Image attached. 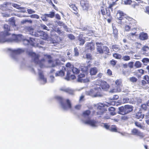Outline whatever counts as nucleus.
I'll use <instances>...</instances> for the list:
<instances>
[{
    "instance_id": "9",
    "label": "nucleus",
    "mask_w": 149,
    "mask_h": 149,
    "mask_svg": "<svg viewBox=\"0 0 149 149\" xmlns=\"http://www.w3.org/2000/svg\"><path fill=\"white\" fill-rule=\"evenodd\" d=\"M127 23H128L130 26L134 29H137V22L136 21L129 16L127 17Z\"/></svg>"
},
{
    "instance_id": "44",
    "label": "nucleus",
    "mask_w": 149,
    "mask_h": 149,
    "mask_svg": "<svg viewBox=\"0 0 149 149\" xmlns=\"http://www.w3.org/2000/svg\"><path fill=\"white\" fill-rule=\"evenodd\" d=\"M48 17L47 14H45L43 15L41 17V18L44 21H47V17Z\"/></svg>"
},
{
    "instance_id": "49",
    "label": "nucleus",
    "mask_w": 149,
    "mask_h": 149,
    "mask_svg": "<svg viewBox=\"0 0 149 149\" xmlns=\"http://www.w3.org/2000/svg\"><path fill=\"white\" fill-rule=\"evenodd\" d=\"M13 7L19 9H24V8L22 7H20L19 5L17 4H14L13 5Z\"/></svg>"
},
{
    "instance_id": "64",
    "label": "nucleus",
    "mask_w": 149,
    "mask_h": 149,
    "mask_svg": "<svg viewBox=\"0 0 149 149\" xmlns=\"http://www.w3.org/2000/svg\"><path fill=\"white\" fill-rule=\"evenodd\" d=\"M65 66L66 67L69 68H72V65L71 63L69 62L67 63L65 65Z\"/></svg>"
},
{
    "instance_id": "46",
    "label": "nucleus",
    "mask_w": 149,
    "mask_h": 149,
    "mask_svg": "<svg viewBox=\"0 0 149 149\" xmlns=\"http://www.w3.org/2000/svg\"><path fill=\"white\" fill-rule=\"evenodd\" d=\"M74 56H78L79 55V52L78 49L77 47H75L74 48Z\"/></svg>"
},
{
    "instance_id": "15",
    "label": "nucleus",
    "mask_w": 149,
    "mask_h": 149,
    "mask_svg": "<svg viewBox=\"0 0 149 149\" xmlns=\"http://www.w3.org/2000/svg\"><path fill=\"white\" fill-rule=\"evenodd\" d=\"M85 77V75L84 74H80L78 75L77 81L80 82L87 83L90 81L88 78L84 79Z\"/></svg>"
},
{
    "instance_id": "56",
    "label": "nucleus",
    "mask_w": 149,
    "mask_h": 149,
    "mask_svg": "<svg viewBox=\"0 0 149 149\" xmlns=\"http://www.w3.org/2000/svg\"><path fill=\"white\" fill-rule=\"evenodd\" d=\"M68 37L71 40H74L75 38V37L72 34H69L68 35Z\"/></svg>"
},
{
    "instance_id": "10",
    "label": "nucleus",
    "mask_w": 149,
    "mask_h": 149,
    "mask_svg": "<svg viewBox=\"0 0 149 149\" xmlns=\"http://www.w3.org/2000/svg\"><path fill=\"white\" fill-rule=\"evenodd\" d=\"M34 36L36 37H40V38L43 39H46L48 37L47 34L46 33L42 31H37L35 32Z\"/></svg>"
},
{
    "instance_id": "59",
    "label": "nucleus",
    "mask_w": 149,
    "mask_h": 149,
    "mask_svg": "<svg viewBox=\"0 0 149 149\" xmlns=\"http://www.w3.org/2000/svg\"><path fill=\"white\" fill-rule=\"evenodd\" d=\"M71 75L70 73L69 72L67 73L65 79L68 80H69L70 77Z\"/></svg>"
},
{
    "instance_id": "42",
    "label": "nucleus",
    "mask_w": 149,
    "mask_h": 149,
    "mask_svg": "<svg viewBox=\"0 0 149 149\" xmlns=\"http://www.w3.org/2000/svg\"><path fill=\"white\" fill-rule=\"evenodd\" d=\"M24 52V50L22 49H18L17 50H15L14 52L17 54H21Z\"/></svg>"
},
{
    "instance_id": "4",
    "label": "nucleus",
    "mask_w": 149,
    "mask_h": 149,
    "mask_svg": "<svg viewBox=\"0 0 149 149\" xmlns=\"http://www.w3.org/2000/svg\"><path fill=\"white\" fill-rule=\"evenodd\" d=\"M29 54L32 57L34 58L33 61L35 63L39 65L41 68H42L44 65L45 62V58H42L40 60H39L40 56L36 54L34 52H30L29 53Z\"/></svg>"
},
{
    "instance_id": "25",
    "label": "nucleus",
    "mask_w": 149,
    "mask_h": 149,
    "mask_svg": "<svg viewBox=\"0 0 149 149\" xmlns=\"http://www.w3.org/2000/svg\"><path fill=\"white\" fill-rule=\"evenodd\" d=\"M108 110L111 115L114 116L116 114L115 112L116 109L115 108L112 107H110L108 109Z\"/></svg>"
},
{
    "instance_id": "19",
    "label": "nucleus",
    "mask_w": 149,
    "mask_h": 149,
    "mask_svg": "<svg viewBox=\"0 0 149 149\" xmlns=\"http://www.w3.org/2000/svg\"><path fill=\"white\" fill-rule=\"evenodd\" d=\"M83 35L82 34H80L78 37V40L79 42L80 46L83 45L85 42V40L83 38Z\"/></svg>"
},
{
    "instance_id": "43",
    "label": "nucleus",
    "mask_w": 149,
    "mask_h": 149,
    "mask_svg": "<svg viewBox=\"0 0 149 149\" xmlns=\"http://www.w3.org/2000/svg\"><path fill=\"white\" fill-rule=\"evenodd\" d=\"M56 40H55V42H54V43H57L61 42L62 39L59 36H56L55 37Z\"/></svg>"
},
{
    "instance_id": "50",
    "label": "nucleus",
    "mask_w": 149,
    "mask_h": 149,
    "mask_svg": "<svg viewBox=\"0 0 149 149\" xmlns=\"http://www.w3.org/2000/svg\"><path fill=\"white\" fill-rule=\"evenodd\" d=\"M130 80L132 82H135L137 81V79L135 77H132L130 78Z\"/></svg>"
},
{
    "instance_id": "3",
    "label": "nucleus",
    "mask_w": 149,
    "mask_h": 149,
    "mask_svg": "<svg viewBox=\"0 0 149 149\" xmlns=\"http://www.w3.org/2000/svg\"><path fill=\"white\" fill-rule=\"evenodd\" d=\"M117 19L118 20V24L121 25H125L127 23V17H128L126 14L120 10H118L116 13Z\"/></svg>"
},
{
    "instance_id": "31",
    "label": "nucleus",
    "mask_w": 149,
    "mask_h": 149,
    "mask_svg": "<svg viewBox=\"0 0 149 149\" xmlns=\"http://www.w3.org/2000/svg\"><path fill=\"white\" fill-rule=\"evenodd\" d=\"M91 113V111L89 110H86L83 112L82 115L84 117H88L89 116Z\"/></svg>"
},
{
    "instance_id": "32",
    "label": "nucleus",
    "mask_w": 149,
    "mask_h": 149,
    "mask_svg": "<svg viewBox=\"0 0 149 149\" xmlns=\"http://www.w3.org/2000/svg\"><path fill=\"white\" fill-rule=\"evenodd\" d=\"M142 63L139 61H136L134 64V66L136 68H140L142 67Z\"/></svg>"
},
{
    "instance_id": "8",
    "label": "nucleus",
    "mask_w": 149,
    "mask_h": 149,
    "mask_svg": "<svg viewBox=\"0 0 149 149\" xmlns=\"http://www.w3.org/2000/svg\"><path fill=\"white\" fill-rule=\"evenodd\" d=\"M97 53L100 54H103L104 53L105 54H108L110 53L109 48L106 46H102L97 45Z\"/></svg>"
},
{
    "instance_id": "21",
    "label": "nucleus",
    "mask_w": 149,
    "mask_h": 149,
    "mask_svg": "<svg viewBox=\"0 0 149 149\" xmlns=\"http://www.w3.org/2000/svg\"><path fill=\"white\" fill-rule=\"evenodd\" d=\"M98 72V70L97 68L94 67L90 68L89 70L90 74L91 76L95 75Z\"/></svg>"
},
{
    "instance_id": "58",
    "label": "nucleus",
    "mask_w": 149,
    "mask_h": 149,
    "mask_svg": "<svg viewBox=\"0 0 149 149\" xmlns=\"http://www.w3.org/2000/svg\"><path fill=\"white\" fill-rule=\"evenodd\" d=\"M128 65L129 68H133L134 62L131 61L128 63Z\"/></svg>"
},
{
    "instance_id": "2",
    "label": "nucleus",
    "mask_w": 149,
    "mask_h": 149,
    "mask_svg": "<svg viewBox=\"0 0 149 149\" xmlns=\"http://www.w3.org/2000/svg\"><path fill=\"white\" fill-rule=\"evenodd\" d=\"M58 101L59 102L62 107L64 110L71 109L72 105L71 102L69 99H64L60 97H57Z\"/></svg>"
},
{
    "instance_id": "35",
    "label": "nucleus",
    "mask_w": 149,
    "mask_h": 149,
    "mask_svg": "<svg viewBox=\"0 0 149 149\" xmlns=\"http://www.w3.org/2000/svg\"><path fill=\"white\" fill-rule=\"evenodd\" d=\"M113 56L114 58L117 59H121L122 58V56L121 54L116 53L113 54Z\"/></svg>"
},
{
    "instance_id": "6",
    "label": "nucleus",
    "mask_w": 149,
    "mask_h": 149,
    "mask_svg": "<svg viewBox=\"0 0 149 149\" xmlns=\"http://www.w3.org/2000/svg\"><path fill=\"white\" fill-rule=\"evenodd\" d=\"M44 57L46 59L48 60V63L49 64H52V65L53 67L61 65L62 64L60 61L58 59H56L54 61H53L52 57L50 55L45 54Z\"/></svg>"
},
{
    "instance_id": "12",
    "label": "nucleus",
    "mask_w": 149,
    "mask_h": 149,
    "mask_svg": "<svg viewBox=\"0 0 149 149\" xmlns=\"http://www.w3.org/2000/svg\"><path fill=\"white\" fill-rule=\"evenodd\" d=\"M18 36V35L13 34L12 35V38H10L6 39L2 38L0 36V43H3L6 41L12 42L14 40H18L17 37Z\"/></svg>"
},
{
    "instance_id": "24",
    "label": "nucleus",
    "mask_w": 149,
    "mask_h": 149,
    "mask_svg": "<svg viewBox=\"0 0 149 149\" xmlns=\"http://www.w3.org/2000/svg\"><path fill=\"white\" fill-rule=\"evenodd\" d=\"M134 124L135 126L137 127H139L141 129L143 130L144 129L145 127L143 125H144L143 123H141L139 122L136 121L134 122Z\"/></svg>"
},
{
    "instance_id": "61",
    "label": "nucleus",
    "mask_w": 149,
    "mask_h": 149,
    "mask_svg": "<svg viewBox=\"0 0 149 149\" xmlns=\"http://www.w3.org/2000/svg\"><path fill=\"white\" fill-rule=\"evenodd\" d=\"M26 22H30V23H32V21L31 20H27V19H25V20H23L21 22V23L22 24H24V23H25Z\"/></svg>"
},
{
    "instance_id": "41",
    "label": "nucleus",
    "mask_w": 149,
    "mask_h": 149,
    "mask_svg": "<svg viewBox=\"0 0 149 149\" xmlns=\"http://www.w3.org/2000/svg\"><path fill=\"white\" fill-rule=\"evenodd\" d=\"M48 17L51 18H53L55 15V13L54 11H51L49 12V14H47Z\"/></svg>"
},
{
    "instance_id": "14",
    "label": "nucleus",
    "mask_w": 149,
    "mask_h": 149,
    "mask_svg": "<svg viewBox=\"0 0 149 149\" xmlns=\"http://www.w3.org/2000/svg\"><path fill=\"white\" fill-rule=\"evenodd\" d=\"M100 87L104 91H107L110 88L109 85L107 82L102 80L100 81Z\"/></svg>"
},
{
    "instance_id": "38",
    "label": "nucleus",
    "mask_w": 149,
    "mask_h": 149,
    "mask_svg": "<svg viewBox=\"0 0 149 149\" xmlns=\"http://www.w3.org/2000/svg\"><path fill=\"white\" fill-rule=\"evenodd\" d=\"M112 49L113 50H120V48L119 45H113L112 46Z\"/></svg>"
},
{
    "instance_id": "11",
    "label": "nucleus",
    "mask_w": 149,
    "mask_h": 149,
    "mask_svg": "<svg viewBox=\"0 0 149 149\" xmlns=\"http://www.w3.org/2000/svg\"><path fill=\"white\" fill-rule=\"evenodd\" d=\"M131 134L132 135L139 136L141 138H143L145 136V134L143 132L136 128H133L132 130Z\"/></svg>"
},
{
    "instance_id": "30",
    "label": "nucleus",
    "mask_w": 149,
    "mask_h": 149,
    "mask_svg": "<svg viewBox=\"0 0 149 149\" xmlns=\"http://www.w3.org/2000/svg\"><path fill=\"white\" fill-rule=\"evenodd\" d=\"M109 130L112 132H118L117 128L115 125H112L110 127Z\"/></svg>"
},
{
    "instance_id": "28",
    "label": "nucleus",
    "mask_w": 149,
    "mask_h": 149,
    "mask_svg": "<svg viewBox=\"0 0 149 149\" xmlns=\"http://www.w3.org/2000/svg\"><path fill=\"white\" fill-rule=\"evenodd\" d=\"M91 65L88 64L87 66H81V70L83 72H87L88 70V68L91 67Z\"/></svg>"
},
{
    "instance_id": "55",
    "label": "nucleus",
    "mask_w": 149,
    "mask_h": 149,
    "mask_svg": "<svg viewBox=\"0 0 149 149\" xmlns=\"http://www.w3.org/2000/svg\"><path fill=\"white\" fill-rule=\"evenodd\" d=\"M117 90V88L115 86V88L113 89L112 90L110 91V92L111 93H115V92H119L121 91H118Z\"/></svg>"
},
{
    "instance_id": "17",
    "label": "nucleus",
    "mask_w": 149,
    "mask_h": 149,
    "mask_svg": "<svg viewBox=\"0 0 149 149\" xmlns=\"http://www.w3.org/2000/svg\"><path fill=\"white\" fill-rule=\"evenodd\" d=\"M10 5V3L6 2L2 4L1 6V8L3 11H7L8 13L11 12L12 10L8 8V6Z\"/></svg>"
},
{
    "instance_id": "23",
    "label": "nucleus",
    "mask_w": 149,
    "mask_h": 149,
    "mask_svg": "<svg viewBox=\"0 0 149 149\" xmlns=\"http://www.w3.org/2000/svg\"><path fill=\"white\" fill-rule=\"evenodd\" d=\"M139 38L141 40H144L148 39V36L147 33L142 32L139 35Z\"/></svg>"
},
{
    "instance_id": "20",
    "label": "nucleus",
    "mask_w": 149,
    "mask_h": 149,
    "mask_svg": "<svg viewBox=\"0 0 149 149\" xmlns=\"http://www.w3.org/2000/svg\"><path fill=\"white\" fill-rule=\"evenodd\" d=\"M24 30L26 32H29V33L33 36H34L35 34L34 29L31 26H26L24 27Z\"/></svg>"
},
{
    "instance_id": "47",
    "label": "nucleus",
    "mask_w": 149,
    "mask_h": 149,
    "mask_svg": "<svg viewBox=\"0 0 149 149\" xmlns=\"http://www.w3.org/2000/svg\"><path fill=\"white\" fill-rule=\"evenodd\" d=\"M9 21L12 25L15 26V21L14 19V17H12L10 18L9 19Z\"/></svg>"
},
{
    "instance_id": "60",
    "label": "nucleus",
    "mask_w": 149,
    "mask_h": 149,
    "mask_svg": "<svg viewBox=\"0 0 149 149\" xmlns=\"http://www.w3.org/2000/svg\"><path fill=\"white\" fill-rule=\"evenodd\" d=\"M125 4L130 5L132 2V1L131 0H126L124 1Z\"/></svg>"
},
{
    "instance_id": "40",
    "label": "nucleus",
    "mask_w": 149,
    "mask_h": 149,
    "mask_svg": "<svg viewBox=\"0 0 149 149\" xmlns=\"http://www.w3.org/2000/svg\"><path fill=\"white\" fill-rule=\"evenodd\" d=\"M121 58L124 61H128L130 59V57L128 55H125L122 57Z\"/></svg>"
},
{
    "instance_id": "34",
    "label": "nucleus",
    "mask_w": 149,
    "mask_h": 149,
    "mask_svg": "<svg viewBox=\"0 0 149 149\" xmlns=\"http://www.w3.org/2000/svg\"><path fill=\"white\" fill-rule=\"evenodd\" d=\"M132 8L137 10H139L141 8V7L139 5L138 3H136L132 4Z\"/></svg>"
},
{
    "instance_id": "16",
    "label": "nucleus",
    "mask_w": 149,
    "mask_h": 149,
    "mask_svg": "<svg viewBox=\"0 0 149 149\" xmlns=\"http://www.w3.org/2000/svg\"><path fill=\"white\" fill-rule=\"evenodd\" d=\"M4 31L3 32V34L4 36H9L10 33H9L10 31V27L8 25L5 24L4 25Z\"/></svg>"
},
{
    "instance_id": "7",
    "label": "nucleus",
    "mask_w": 149,
    "mask_h": 149,
    "mask_svg": "<svg viewBox=\"0 0 149 149\" xmlns=\"http://www.w3.org/2000/svg\"><path fill=\"white\" fill-rule=\"evenodd\" d=\"M89 94L93 97H101L102 96L101 88L99 87L94 88L91 89Z\"/></svg>"
},
{
    "instance_id": "33",
    "label": "nucleus",
    "mask_w": 149,
    "mask_h": 149,
    "mask_svg": "<svg viewBox=\"0 0 149 149\" xmlns=\"http://www.w3.org/2000/svg\"><path fill=\"white\" fill-rule=\"evenodd\" d=\"M39 75L40 78L45 83H46L47 82L46 79L45 78L42 72H40L39 74Z\"/></svg>"
},
{
    "instance_id": "57",
    "label": "nucleus",
    "mask_w": 149,
    "mask_h": 149,
    "mask_svg": "<svg viewBox=\"0 0 149 149\" xmlns=\"http://www.w3.org/2000/svg\"><path fill=\"white\" fill-rule=\"evenodd\" d=\"M138 72L140 73V75H142L144 74V71L143 69H140L138 70H137Z\"/></svg>"
},
{
    "instance_id": "53",
    "label": "nucleus",
    "mask_w": 149,
    "mask_h": 149,
    "mask_svg": "<svg viewBox=\"0 0 149 149\" xmlns=\"http://www.w3.org/2000/svg\"><path fill=\"white\" fill-rule=\"evenodd\" d=\"M131 27L130 25H126L125 27V30L126 31H129L130 30Z\"/></svg>"
},
{
    "instance_id": "54",
    "label": "nucleus",
    "mask_w": 149,
    "mask_h": 149,
    "mask_svg": "<svg viewBox=\"0 0 149 149\" xmlns=\"http://www.w3.org/2000/svg\"><path fill=\"white\" fill-rule=\"evenodd\" d=\"M110 63L113 66H114L116 64L117 61L113 59H112L110 61Z\"/></svg>"
},
{
    "instance_id": "62",
    "label": "nucleus",
    "mask_w": 149,
    "mask_h": 149,
    "mask_svg": "<svg viewBox=\"0 0 149 149\" xmlns=\"http://www.w3.org/2000/svg\"><path fill=\"white\" fill-rule=\"evenodd\" d=\"M27 11L29 14H31L35 13V11L31 9H28Z\"/></svg>"
},
{
    "instance_id": "1",
    "label": "nucleus",
    "mask_w": 149,
    "mask_h": 149,
    "mask_svg": "<svg viewBox=\"0 0 149 149\" xmlns=\"http://www.w3.org/2000/svg\"><path fill=\"white\" fill-rule=\"evenodd\" d=\"M115 5L114 3H112L109 4L108 7L105 8L103 6L100 8V11L102 15L104 20L107 19V22L110 23L113 19L112 17L111 14L110 10L112 12L113 11V7Z\"/></svg>"
},
{
    "instance_id": "13",
    "label": "nucleus",
    "mask_w": 149,
    "mask_h": 149,
    "mask_svg": "<svg viewBox=\"0 0 149 149\" xmlns=\"http://www.w3.org/2000/svg\"><path fill=\"white\" fill-rule=\"evenodd\" d=\"M80 4L84 10H88L90 7V4L87 0H81Z\"/></svg>"
},
{
    "instance_id": "37",
    "label": "nucleus",
    "mask_w": 149,
    "mask_h": 149,
    "mask_svg": "<svg viewBox=\"0 0 149 149\" xmlns=\"http://www.w3.org/2000/svg\"><path fill=\"white\" fill-rule=\"evenodd\" d=\"M72 70L74 73L76 74H79V70L76 68L74 67L73 66H72Z\"/></svg>"
},
{
    "instance_id": "29",
    "label": "nucleus",
    "mask_w": 149,
    "mask_h": 149,
    "mask_svg": "<svg viewBox=\"0 0 149 149\" xmlns=\"http://www.w3.org/2000/svg\"><path fill=\"white\" fill-rule=\"evenodd\" d=\"M70 8H72L74 12V13L75 14H77V10H78L77 7L75 6V4H69Z\"/></svg>"
},
{
    "instance_id": "45",
    "label": "nucleus",
    "mask_w": 149,
    "mask_h": 149,
    "mask_svg": "<svg viewBox=\"0 0 149 149\" xmlns=\"http://www.w3.org/2000/svg\"><path fill=\"white\" fill-rule=\"evenodd\" d=\"M40 26L42 29L48 31H49V29L44 24H40Z\"/></svg>"
},
{
    "instance_id": "18",
    "label": "nucleus",
    "mask_w": 149,
    "mask_h": 149,
    "mask_svg": "<svg viewBox=\"0 0 149 149\" xmlns=\"http://www.w3.org/2000/svg\"><path fill=\"white\" fill-rule=\"evenodd\" d=\"M116 87L117 88V91H121V87L122 86V80L121 79H118L116 80L115 82Z\"/></svg>"
},
{
    "instance_id": "22",
    "label": "nucleus",
    "mask_w": 149,
    "mask_h": 149,
    "mask_svg": "<svg viewBox=\"0 0 149 149\" xmlns=\"http://www.w3.org/2000/svg\"><path fill=\"white\" fill-rule=\"evenodd\" d=\"M84 123L86 124H88L92 126H95L96 122L94 120H88L85 121Z\"/></svg>"
},
{
    "instance_id": "52",
    "label": "nucleus",
    "mask_w": 149,
    "mask_h": 149,
    "mask_svg": "<svg viewBox=\"0 0 149 149\" xmlns=\"http://www.w3.org/2000/svg\"><path fill=\"white\" fill-rule=\"evenodd\" d=\"M142 61L143 63H149V59L146 58H144L142 59Z\"/></svg>"
},
{
    "instance_id": "36",
    "label": "nucleus",
    "mask_w": 149,
    "mask_h": 149,
    "mask_svg": "<svg viewBox=\"0 0 149 149\" xmlns=\"http://www.w3.org/2000/svg\"><path fill=\"white\" fill-rule=\"evenodd\" d=\"M65 75L64 72L62 70L58 71L56 74V76H63Z\"/></svg>"
},
{
    "instance_id": "51",
    "label": "nucleus",
    "mask_w": 149,
    "mask_h": 149,
    "mask_svg": "<svg viewBox=\"0 0 149 149\" xmlns=\"http://www.w3.org/2000/svg\"><path fill=\"white\" fill-rule=\"evenodd\" d=\"M30 17L33 18H36V19H39V16L37 14H34L31 15Z\"/></svg>"
},
{
    "instance_id": "5",
    "label": "nucleus",
    "mask_w": 149,
    "mask_h": 149,
    "mask_svg": "<svg viewBox=\"0 0 149 149\" xmlns=\"http://www.w3.org/2000/svg\"><path fill=\"white\" fill-rule=\"evenodd\" d=\"M133 108V106L128 105H125L124 107L121 106L118 108V113L121 115H125L132 111Z\"/></svg>"
},
{
    "instance_id": "48",
    "label": "nucleus",
    "mask_w": 149,
    "mask_h": 149,
    "mask_svg": "<svg viewBox=\"0 0 149 149\" xmlns=\"http://www.w3.org/2000/svg\"><path fill=\"white\" fill-rule=\"evenodd\" d=\"M143 79L146 81L148 84H149V76L146 75L143 77Z\"/></svg>"
},
{
    "instance_id": "63",
    "label": "nucleus",
    "mask_w": 149,
    "mask_h": 149,
    "mask_svg": "<svg viewBox=\"0 0 149 149\" xmlns=\"http://www.w3.org/2000/svg\"><path fill=\"white\" fill-rule=\"evenodd\" d=\"M147 106H148L146 103V104H144L142 105L141 107L142 109H144V110H146L147 109Z\"/></svg>"
},
{
    "instance_id": "39",
    "label": "nucleus",
    "mask_w": 149,
    "mask_h": 149,
    "mask_svg": "<svg viewBox=\"0 0 149 149\" xmlns=\"http://www.w3.org/2000/svg\"><path fill=\"white\" fill-rule=\"evenodd\" d=\"M149 50V47L148 46H143L142 48V51L144 52V54L146 53V52Z\"/></svg>"
},
{
    "instance_id": "27",
    "label": "nucleus",
    "mask_w": 149,
    "mask_h": 149,
    "mask_svg": "<svg viewBox=\"0 0 149 149\" xmlns=\"http://www.w3.org/2000/svg\"><path fill=\"white\" fill-rule=\"evenodd\" d=\"M86 47L88 49L91 50L94 49V45L92 42H88L87 43L86 45Z\"/></svg>"
},
{
    "instance_id": "26",
    "label": "nucleus",
    "mask_w": 149,
    "mask_h": 149,
    "mask_svg": "<svg viewBox=\"0 0 149 149\" xmlns=\"http://www.w3.org/2000/svg\"><path fill=\"white\" fill-rule=\"evenodd\" d=\"M144 117V115L143 114H142L141 112L138 111L136 113L135 115V117L136 118L139 119L140 118L143 119Z\"/></svg>"
}]
</instances>
